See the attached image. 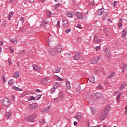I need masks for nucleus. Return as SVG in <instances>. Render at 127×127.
<instances>
[{"instance_id": "1", "label": "nucleus", "mask_w": 127, "mask_h": 127, "mask_svg": "<svg viewBox=\"0 0 127 127\" xmlns=\"http://www.w3.org/2000/svg\"><path fill=\"white\" fill-rule=\"evenodd\" d=\"M105 111H103L100 115V119L102 120V121L106 119V117H107L108 113H109V110H110V106H106L105 108Z\"/></svg>"}, {"instance_id": "2", "label": "nucleus", "mask_w": 127, "mask_h": 127, "mask_svg": "<svg viewBox=\"0 0 127 127\" xmlns=\"http://www.w3.org/2000/svg\"><path fill=\"white\" fill-rule=\"evenodd\" d=\"M100 57L99 56H97L94 58H93L91 60V64H96V63H98V61H100Z\"/></svg>"}, {"instance_id": "3", "label": "nucleus", "mask_w": 127, "mask_h": 127, "mask_svg": "<svg viewBox=\"0 0 127 127\" xmlns=\"http://www.w3.org/2000/svg\"><path fill=\"white\" fill-rule=\"evenodd\" d=\"M2 104L3 106H5V107H7V106H9L10 105V101H9V99L5 98L2 101Z\"/></svg>"}, {"instance_id": "4", "label": "nucleus", "mask_w": 127, "mask_h": 127, "mask_svg": "<svg viewBox=\"0 0 127 127\" xmlns=\"http://www.w3.org/2000/svg\"><path fill=\"white\" fill-rule=\"evenodd\" d=\"M25 119L28 122H34L35 116L34 115H31L27 116Z\"/></svg>"}, {"instance_id": "5", "label": "nucleus", "mask_w": 127, "mask_h": 127, "mask_svg": "<svg viewBox=\"0 0 127 127\" xmlns=\"http://www.w3.org/2000/svg\"><path fill=\"white\" fill-rule=\"evenodd\" d=\"M82 57V53L80 52H77L75 53V55L74 56V59L75 60H78Z\"/></svg>"}, {"instance_id": "6", "label": "nucleus", "mask_w": 127, "mask_h": 127, "mask_svg": "<svg viewBox=\"0 0 127 127\" xmlns=\"http://www.w3.org/2000/svg\"><path fill=\"white\" fill-rule=\"evenodd\" d=\"M62 49V47L60 45H57L54 48V50L56 51V53H58L61 52Z\"/></svg>"}, {"instance_id": "7", "label": "nucleus", "mask_w": 127, "mask_h": 127, "mask_svg": "<svg viewBox=\"0 0 127 127\" xmlns=\"http://www.w3.org/2000/svg\"><path fill=\"white\" fill-rule=\"evenodd\" d=\"M29 107L32 110H35V109L37 108L38 106H37V104L33 103V104H30L29 105Z\"/></svg>"}, {"instance_id": "8", "label": "nucleus", "mask_w": 127, "mask_h": 127, "mask_svg": "<svg viewBox=\"0 0 127 127\" xmlns=\"http://www.w3.org/2000/svg\"><path fill=\"white\" fill-rule=\"evenodd\" d=\"M63 26L64 28H68V27H69V24L68 23V21L67 20L63 21Z\"/></svg>"}, {"instance_id": "9", "label": "nucleus", "mask_w": 127, "mask_h": 127, "mask_svg": "<svg viewBox=\"0 0 127 127\" xmlns=\"http://www.w3.org/2000/svg\"><path fill=\"white\" fill-rule=\"evenodd\" d=\"M32 67L33 69L37 72H40V67L36 64H33Z\"/></svg>"}, {"instance_id": "10", "label": "nucleus", "mask_w": 127, "mask_h": 127, "mask_svg": "<svg viewBox=\"0 0 127 127\" xmlns=\"http://www.w3.org/2000/svg\"><path fill=\"white\" fill-rule=\"evenodd\" d=\"M95 97L96 99H101L103 97V94L99 92H96Z\"/></svg>"}, {"instance_id": "11", "label": "nucleus", "mask_w": 127, "mask_h": 127, "mask_svg": "<svg viewBox=\"0 0 127 127\" xmlns=\"http://www.w3.org/2000/svg\"><path fill=\"white\" fill-rule=\"evenodd\" d=\"M105 11V9L103 8H101L100 9L98 10L97 12V15H102L103 14V12Z\"/></svg>"}, {"instance_id": "12", "label": "nucleus", "mask_w": 127, "mask_h": 127, "mask_svg": "<svg viewBox=\"0 0 127 127\" xmlns=\"http://www.w3.org/2000/svg\"><path fill=\"white\" fill-rule=\"evenodd\" d=\"M75 119L77 120H82V113L81 112H79L77 115H75L74 116Z\"/></svg>"}, {"instance_id": "13", "label": "nucleus", "mask_w": 127, "mask_h": 127, "mask_svg": "<svg viewBox=\"0 0 127 127\" xmlns=\"http://www.w3.org/2000/svg\"><path fill=\"white\" fill-rule=\"evenodd\" d=\"M59 98H61V99H62V100H64V99H65V97L64 96V93H63V92H59Z\"/></svg>"}, {"instance_id": "14", "label": "nucleus", "mask_w": 127, "mask_h": 127, "mask_svg": "<svg viewBox=\"0 0 127 127\" xmlns=\"http://www.w3.org/2000/svg\"><path fill=\"white\" fill-rule=\"evenodd\" d=\"M107 49H108V47H107L105 50V52L106 53V55H107L108 59H111V53H110V52L108 51V50Z\"/></svg>"}, {"instance_id": "15", "label": "nucleus", "mask_w": 127, "mask_h": 127, "mask_svg": "<svg viewBox=\"0 0 127 127\" xmlns=\"http://www.w3.org/2000/svg\"><path fill=\"white\" fill-rule=\"evenodd\" d=\"M126 35H127V31L125 29H123L122 33V38H126Z\"/></svg>"}, {"instance_id": "16", "label": "nucleus", "mask_w": 127, "mask_h": 127, "mask_svg": "<svg viewBox=\"0 0 127 127\" xmlns=\"http://www.w3.org/2000/svg\"><path fill=\"white\" fill-rule=\"evenodd\" d=\"M60 70H61V68L59 67H56L55 68V69L53 70L54 73H59L60 72Z\"/></svg>"}, {"instance_id": "17", "label": "nucleus", "mask_w": 127, "mask_h": 127, "mask_svg": "<svg viewBox=\"0 0 127 127\" xmlns=\"http://www.w3.org/2000/svg\"><path fill=\"white\" fill-rule=\"evenodd\" d=\"M76 16L79 19H82V18H83V15L80 12H77L76 13Z\"/></svg>"}, {"instance_id": "18", "label": "nucleus", "mask_w": 127, "mask_h": 127, "mask_svg": "<svg viewBox=\"0 0 127 127\" xmlns=\"http://www.w3.org/2000/svg\"><path fill=\"white\" fill-rule=\"evenodd\" d=\"M125 88H126V84L122 83L119 87V90H120V91H123Z\"/></svg>"}, {"instance_id": "19", "label": "nucleus", "mask_w": 127, "mask_h": 127, "mask_svg": "<svg viewBox=\"0 0 127 127\" xmlns=\"http://www.w3.org/2000/svg\"><path fill=\"white\" fill-rule=\"evenodd\" d=\"M56 53V51H55V50H54V49H53V50L49 51L50 54H51V55H52L53 56H54V55H55Z\"/></svg>"}, {"instance_id": "20", "label": "nucleus", "mask_w": 127, "mask_h": 127, "mask_svg": "<svg viewBox=\"0 0 127 127\" xmlns=\"http://www.w3.org/2000/svg\"><path fill=\"white\" fill-rule=\"evenodd\" d=\"M14 13V12H10L9 13V15L8 16V19L9 20H10V19H11V17H12V15H13V14Z\"/></svg>"}, {"instance_id": "21", "label": "nucleus", "mask_w": 127, "mask_h": 127, "mask_svg": "<svg viewBox=\"0 0 127 127\" xmlns=\"http://www.w3.org/2000/svg\"><path fill=\"white\" fill-rule=\"evenodd\" d=\"M115 75H116V73L113 72L111 74H109L108 76L107 77L108 79H111L113 78V77H114Z\"/></svg>"}, {"instance_id": "22", "label": "nucleus", "mask_w": 127, "mask_h": 127, "mask_svg": "<svg viewBox=\"0 0 127 127\" xmlns=\"http://www.w3.org/2000/svg\"><path fill=\"white\" fill-rule=\"evenodd\" d=\"M89 81L91 82V83H94V82H95V76H91L89 77Z\"/></svg>"}, {"instance_id": "23", "label": "nucleus", "mask_w": 127, "mask_h": 127, "mask_svg": "<svg viewBox=\"0 0 127 127\" xmlns=\"http://www.w3.org/2000/svg\"><path fill=\"white\" fill-rule=\"evenodd\" d=\"M66 87L67 90H70L71 89V84H70V81H67L66 82Z\"/></svg>"}, {"instance_id": "24", "label": "nucleus", "mask_w": 127, "mask_h": 127, "mask_svg": "<svg viewBox=\"0 0 127 127\" xmlns=\"http://www.w3.org/2000/svg\"><path fill=\"white\" fill-rule=\"evenodd\" d=\"M94 41H95L97 43H99V42H101V40H99V39L98 38V37L96 35H95Z\"/></svg>"}, {"instance_id": "25", "label": "nucleus", "mask_w": 127, "mask_h": 127, "mask_svg": "<svg viewBox=\"0 0 127 127\" xmlns=\"http://www.w3.org/2000/svg\"><path fill=\"white\" fill-rule=\"evenodd\" d=\"M14 83V79H10L9 80L8 84L9 86H11Z\"/></svg>"}, {"instance_id": "26", "label": "nucleus", "mask_w": 127, "mask_h": 127, "mask_svg": "<svg viewBox=\"0 0 127 127\" xmlns=\"http://www.w3.org/2000/svg\"><path fill=\"white\" fill-rule=\"evenodd\" d=\"M46 14L47 15L48 17H52V14L51 13V12L49 11H47L46 12Z\"/></svg>"}, {"instance_id": "27", "label": "nucleus", "mask_w": 127, "mask_h": 127, "mask_svg": "<svg viewBox=\"0 0 127 127\" xmlns=\"http://www.w3.org/2000/svg\"><path fill=\"white\" fill-rule=\"evenodd\" d=\"M67 16L69 18H72V17H73V14H72V12H68L67 13Z\"/></svg>"}, {"instance_id": "28", "label": "nucleus", "mask_w": 127, "mask_h": 127, "mask_svg": "<svg viewBox=\"0 0 127 127\" xmlns=\"http://www.w3.org/2000/svg\"><path fill=\"white\" fill-rule=\"evenodd\" d=\"M13 89L15 90V91H20V92H22V89L21 88H19V87L14 86L13 87Z\"/></svg>"}, {"instance_id": "29", "label": "nucleus", "mask_w": 127, "mask_h": 127, "mask_svg": "<svg viewBox=\"0 0 127 127\" xmlns=\"http://www.w3.org/2000/svg\"><path fill=\"white\" fill-rule=\"evenodd\" d=\"M11 42L14 43V44H16L17 43V40L15 39H12L10 40Z\"/></svg>"}, {"instance_id": "30", "label": "nucleus", "mask_w": 127, "mask_h": 127, "mask_svg": "<svg viewBox=\"0 0 127 127\" xmlns=\"http://www.w3.org/2000/svg\"><path fill=\"white\" fill-rule=\"evenodd\" d=\"M6 117H7V119H9V117H11V113L8 112L6 114Z\"/></svg>"}, {"instance_id": "31", "label": "nucleus", "mask_w": 127, "mask_h": 127, "mask_svg": "<svg viewBox=\"0 0 127 127\" xmlns=\"http://www.w3.org/2000/svg\"><path fill=\"white\" fill-rule=\"evenodd\" d=\"M8 64L9 66H11V64H12V61L11 60V59H10L9 58L8 60Z\"/></svg>"}, {"instance_id": "32", "label": "nucleus", "mask_w": 127, "mask_h": 127, "mask_svg": "<svg viewBox=\"0 0 127 127\" xmlns=\"http://www.w3.org/2000/svg\"><path fill=\"white\" fill-rule=\"evenodd\" d=\"M14 76H15V78H18V77H19V73H18V72H15L14 73Z\"/></svg>"}, {"instance_id": "33", "label": "nucleus", "mask_w": 127, "mask_h": 127, "mask_svg": "<svg viewBox=\"0 0 127 127\" xmlns=\"http://www.w3.org/2000/svg\"><path fill=\"white\" fill-rule=\"evenodd\" d=\"M49 109H50V107L47 106L43 110V113H45V112H47V111H48Z\"/></svg>"}, {"instance_id": "34", "label": "nucleus", "mask_w": 127, "mask_h": 127, "mask_svg": "<svg viewBox=\"0 0 127 127\" xmlns=\"http://www.w3.org/2000/svg\"><path fill=\"white\" fill-rule=\"evenodd\" d=\"M40 124H41V125H44V124H45V121H44V119H41L40 120Z\"/></svg>"}, {"instance_id": "35", "label": "nucleus", "mask_w": 127, "mask_h": 127, "mask_svg": "<svg viewBox=\"0 0 127 127\" xmlns=\"http://www.w3.org/2000/svg\"><path fill=\"white\" fill-rule=\"evenodd\" d=\"M56 89V87H54V86H53V87L52 88H51V93L52 94L53 93H54V91H55V90Z\"/></svg>"}, {"instance_id": "36", "label": "nucleus", "mask_w": 127, "mask_h": 127, "mask_svg": "<svg viewBox=\"0 0 127 127\" xmlns=\"http://www.w3.org/2000/svg\"><path fill=\"white\" fill-rule=\"evenodd\" d=\"M121 92H119V94L118 95L116 100L118 101V103H119V100H120V97H121Z\"/></svg>"}, {"instance_id": "37", "label": "nucleus", "mask_w": 127, "mask_h": 127, "mask_svg": "<svg viewBox=\"0 0 127 127\" xmlns=\"http://www.w3.org/2000/svg\"><path fill=\"white\" fill-rule=\"evenodd\" d=\"M40 98H41V95H37L36 96L35 99L36 100H39V99H40Z\"/></svg>"}, {"instance_id": "38", "label": "nucleus", "mask_w": 127, "mask_h": 127, "mask_svg": "<svg viewBox=\"0 0 127 127\" xmlns=\"http://www.w3.org/2000/svg\"><path fill=\"white\" fill-rule=\"evenodd\" d=\"M36 98L34 96H30V99L29 100V101H34V100Z\"/></svg>"}, {"instance_id": "39", "label": "nucleus", "mask_w": 127, "mask_h": 127, "mask_svg": "<svg viewBox=\"0 0 127 127\" xmlns=\"http://www.w3.org/2000/svg\"><path fill=\"white\" fill-rule=\"evenodd\" d=\"M95 49H96V51H99V50H101V47L96 46V47H95Z\"/></svg>"}, {"instance_id": "40", "label": "nucleus", "mask_w": 127, "mask_h": 127, "mask_svg": "<svg viewBox=\"0 0 127 127\" xmlns=\"http://www.w3.org/2000/svg\"><path fill=\"white\" fill-rule=\"evenodd\" d=\"M6 25V21H4L2 23V27H4Z\"/></svg>"}, {"instance_id": "41", "label": "nucleus", "mask_w": 127, "mask_h": 127, "mask_svg": "<svg viewBox=\"0 0 127 127\" xmlns=\"http://www.w3.org/2000/svg\"><path fill=\"white\" fill-rule=\"evenodd\" d=\"M55 103H58L59 102V98L57 97L54 99Z\"/></svg>"}, {"instance_id": "42", "label": "nucleus", "mask_w": 127, "mask_h": 127, "mask_svg": "<svg viewBox=\"0 0 127 127\" xmlns=\"http://www.w3.org/2000/svg\"><path fill=\"white\" fill-rule=\"evenodd\" d=\"M12 101H13L14 102L15 101V96L14 95H11V96Z\"/></svg>"}, {"instance_id": "43", "label": "nucleus", "mask_w": 127, "mask_h": 127, "mask_svg": "<svg viewBox=\"0 0 127 127\" xmlns=\"http://www.w3.org/2000/svg\"><path fill=\"white\" fill-rule=\"evenodd\" d=\"M91 112L92 113V114H94V113H95V112H96L95 108H94L93 107H91Z\"/></svg>"}, {"instance_id": "44", "label": "nucleus", "mask_w": 127, "mask_h": 127, "mask_svg": "<svg viewBox=\"0 0 127 127\" xmlns=\"http://www.w3.org/2000/svg\"><path fill=\"white\" fill-rule=\"evenodd\" d=\"M59 86V83L56 82V83L55 84V85L54 86V87L56 88V89H57V87H58Z\"/></svg>"}, {"instance_id": "45", "label": "nucleus", "mask_w": 127, "mask_h": 127, "mask_svg": "<svg viewBox=\"0 0 127 127\" xmlns=\"http://www.w3.org/2000/svg\"><path fill=\"white\" fill-rule=\"evenodd\" d=\"M76 27H78V28H79V29H82L83 28V27H82V25L79 24H77V25L76 26Z\"/></svg>"}, {"instance_id": "46", "label": "nucleus", "mask_w": 127, "mask_h": 127, "mask_svg": "<svg viewBox=\"0 0 127 127\" xmlns=\"http://www.w3.org/2000/svg\"><path fill=\"white\" fill-rule=\"evenodd\" d=\"M18 54H25V50L21 51V52Z\"/></svg>"}, {"instance_id": "47", "label": "nucleus", "mask_w": 127, "mask_h": 127, "mask_svg": "<svg viewBox=\"0 0 127 127\" xmlns=\"http://www.w3.org/2000/svg\"><path fill=\"white\" fill-rule=\"evenodd\" d=\"M112 4H113L114 7H115V6H116V5H117V1H114Z\"/></svg>"}, {"instance_id": "48", "label": "nucleus", "mask_w": 127, "mask_h": 127, "mask_svg": "<svg viewBox=\"0 0 127 127\" xmlns=\"http://www.w3.org/2000/svg\"><path fill=\"white\" fill-rule=\"evenodd\" d=\"M2 79H3V84H4V83L6 82V80H5V76H3Z\"/></svg>"}, {"instance_id": "49", "label": "nucleus", "mask_w": 127, "mask_h": 127, "mask_svg": "<svg viewBox=\"0 0 127 127\" xmlns=\"http://www.w3.org/2000/svg\"><path fill=\"white\" fill-rule=\"evenodd\" d=\"M107 15H108V14H105V15H103V18H102L103 20H105L106 17H107Z\"/></svg>"}, {"instance_id": "50", "label": "nucleus", "mask_w": 127, "mask_h": 127, "mask_svg": "<svg viewBox=\"0 0 127 127\" xmlns=\"http://www.w3.org/2000/svg\"><path fill=\"white\" fill-rule=\"evenodd\" d=\"M125 114L126 115H127V105L125 106Z\"/></svg>"}, {"instance_id": "51", "label": "nucleus", "mask_w": 127, "mask_h": 127, "mask_svg": "<svg viewBox=\"0 0 127 127\" xmlns=\"http://www.w3.org/2000/svg\"><path fill=\"white\" fill-rule=\"evenodd\" d=\"M97 89H100V90H103V86L99 85L97 87Z\"/></svg>"}, {"instance_id": "52", "label": "nucleus", "mask_w": 127, "mask_h": 127, "mask_svg": "<svg viewBox=\"0 0 127 127\" xmlns=\"http://www.w3.org/2000/svg\"><path fill=\"white\" fill-rule=\"evenodd\" d=\"M71 32V29H67L65 30L66 33H69V32Z\"/></svg>"}, {"instance_id": "53", "label": "nucleus", "mask_w": 127, "mask_h": 127, "mask_svg": "<svg viewBox=\"0 0 127 127\" xmlns=\"http://www.w3.org/2000/svg\"><path fill=\"white\" fill-rule=\"evenodd\" d=\"M60 21H58L57 23V27H60Z\"/></svg>"}, {"instance_id": "54", "label": "nucleus", "mask_w": 127, "mask_h": 127, "mask_svg": "<svg viewBox=\"0 0 127 127\" xmlns=\"http://www.w3.org/2000/svg\"><path fill=\"white\" fill-rule=\"evenodd\" d=\"M60 6V3H59L58 4H56L55 5V7L56 8V7H58Z\"/></svg>"}, {"instance_id": "55", "label": "nucleus", "mask_w": 127, "mask_h": 127, "mask_svg": "<svg viewBox=\"0 0 127 127\" xmlns=\"http://www.w3.org/2000/svg\"><path fill=\"white\" fill-rule=\"evenodd\" d=\"M92 102H91L90 101H88V103H89V104H91V105H93L95 101L94 100H92Z\"/></svg>"}, {"instance_id": "56", "label": "nucleus", "mask_w": 127, "mask_h": 127, "mask_svg": "<svg viewBox=\"0 0 127 127\" xmlns=\"http://www.w3.org/2000/svg\"><path fill=\"white\" fill-rule=\"evenodd\" d=\"M10 50L11 51V53H12V52H13V51H14L13 50V48L12 47H10Z\"/></svg>"}, {"instance_id": "57", "label": "nucleus", "mask_w": 127, "mask_h": 127, "mask_svg": "<svg viewBox=\"0 0 127 127\" xmlns=\"http://www.w3.org/2000/svg\"><path fill=\"white\" fill-rule=\"evenodd\" d=\"M127 64L123 65V70H125L126 69H127Z\"/></svg>"}, {"instance_id": "58", "label": "nucleus", "mask_w": 127, "mask_h": 127, "mask_svg": "<svg viewBox=\"0 0 127 127\" xmlns=\"http://www.w3.org/2000/svg\"><path fill=\"white\" fill-rule=\"evenodd\" d=\"M19 30L21 32H23V31H24V30H23V28L21 27L20 28Z\"/></svg>"}, {"instance_id": "59", "label": "nucleus", "mask_w": 127, "mask_h": 127, "mask_svg": "<svg viewBox=\"0 0 127 127\" xmlns=\"http://www.w3.org/2000/svg\"><path fill=\"white\" fill-rule=\"evenodd\" d=\"M73 124H74V126H77L78 125V122L77 121H74Z\"/></svg>"}, {"instance_id": "60", "label": "nucleus", "mask_w": 127, "mask_h": 127, "mask_svg": "<svg viewBox=\"0 0 127 127\" xmlns=\"http://www.w3.org/2000/svg\"><path fill=\"white\" fill-rule=\"evenodd\" d=\"M30 3H33L34 2V0H29Z\"/></svg>"}, {"instance_id": "61", "label": "nucleus", "mask_w": 127, "mask_h": 127, "mask_svg": "<svg viewBox=\"0 0 127 127\" xmlns=\"http://www.w3.org/2000/svg\"><path fill=\"white\" fill-rule=\"evenodd\" d=\"M3 45V41H0V46H2Z\"/></svg>"}, {"instance_id": "62", "label": "nucleus", "mask_w": 127, "mask_h": 127, "mask_svg": "<svg viewBox=\"0 0 127 127\" xmlns=\"http://www.w3.org/2000/svg\"><path fill=\"white\" fill-rule=\"evenodd\" d=\"M122 26V23L120 22L118 23V27H121Z\"/></svg>"}, {"instance_id": "63", "label": "nucleus", "mask_w": 127, "mask_h": 127, "mask_svg": "<svg viewBox=\"0 0 127 127\" xmlns=\"http://www.w3.org/2000/svg\"><path fill=\"white\" fill-rule=\"evenodd\" d=\"M20 20L21 21H22L23 22V21H24V18H23V17H21Z\"/></svg>"}, {"instance_id": "64", "label": "nucleus", "mask_w": 127, "mask_h": 127, "mask_svg": "<svg viewBox=\"0 0 127 127\" xmlns=\"http://www.w3.org/2000/svg\"><path fill=\"white\" fill-rule=\"evenodd\" d=\"M35 91L37 92V93H39V92H41V91L39 89H36Z\"/></svg>"}]
</instances>
